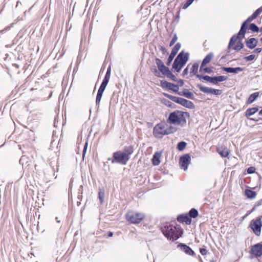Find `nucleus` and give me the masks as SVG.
Here are the masks:
<instances>
[{"instance_id": "c9c22d12", "label": "nucleus", "mask_w": 262, "mask_h": 262, "mask_svg": "<svg viewBox=\"0 0 262 262\" xmlns=\"http://www.w3.org/2000/svg\"><path fill=\"white\" fill-rule=\"evenodd\" d=\"M164 126H159L158 128H157V126L155 127L154 128V135L155 137H158V135H161V133H163V132Z\"/></svg>"}, {"instance_id": "a211bd4d", "label": "nucleus", "mask_w": 262, "mask_h": 262, "mask_svg": "<svg viewBox=\"0 0 262 262\" xmlns=\"http://www.w3.org/2000/svg\"><path fill=\"white\" fill-rule=\"evenodd\" d=\"M221 69L227 73H233L234 74H237L239 72H242L244 70V68L241 67H222Z\"/></svg>"}, {"instance_id": "79ce46f5", "label": "nucleus", "mask_w": 262, "mask_h": 262, "mask_svg": "<svg viewBox=\"0 0 262 262\" xmlns=\"http://www.w3.org/2000/svg\"><path fill=\"white\" fill-rule=\"evenodd\" d=\"M177 40H178V37H177V34L174 33L173 36V37L172 38V39L170 42L169 46L171 47L172 46H173L175 43V42L177 41Z\"/></svg>"}, {"instance_id": "0e129e2a", "label": "nucleus", "mask_w": 262, "mask_h": 262, "mask_svg": "<svg viewBox=\"0 0 262 262\" xmlns=\"http://www.w3.org/2000/svg\"><path fill=\"white\" fill-rule=\"evenodd\" d=\"M258 115L259 116H262V108L258 112Z\"/></svg>"}, {"instance_id": "4be33fe9", "label": "nucleus", "mask_w": 262, "mask_h": 262, "mask_svg": "<svg viewBox=\"0 0 262 262\" xmlns=\"http://www.w3.org/2000/svg\"><path fill=\"white\" fill-rule=\"evenodd\" d=\"M217 151L219 154V155L222 157H228L229 154L228 149L225 146H221L220 147H217Z\"/></svg>"}, {"instance_id": "bf43d9fd", "label": "nucleus", "mask_w": 262, "mask_h": 262, "mask_svg": "<svg viewBox=\"0 0 262 262\" xmlns=\"http://www.w3.org/2000/svg\"><path fill=\"white\" fill-rule=\"evenodd\" d=\"M114 235V233L113 232H111V231H108L107 232V234H106V236L107 237H112Z\"/></svg>"}, {"instance_id": "f3484780", "label": "nucleus", "mask_w": 262, "mask_h": 262, "mask_svg": "<svg viewBox=\"0 0 262 262\" xmlns=\"http://www.w3.org/2000/svg\"><path fill=\"white\" fill-rule=\"evenodd\" d=\"M258 41L257 39L254 37L250 38L245 40V45L249 49H253L257 46Z\"/></svg>"}, {"instance_id": "e2e57ef3", "label": "nucleus", "mask_w": 262, "mask_h": 262, "mask_svg": "<svg viewBox=\"0 0 262 262\" xmlns=\"http://www.w3.org/2000/svg\"><path fill=\"white\" fill-rule=\"evenodd\" d=\"M19 4L21 5V3L19 1H18L16 3V8H17Z\"/></svg>"}, {"instance_id": "6e6d98bb", "label": "nucleus", "mask_w": 262, "mask_h": 262, "mask_svg": "<svg viewBox=\"0 0 262 262\" xmlns=\"http://www.w3.org/2000/svg\"><path fill=\"white\" fill-rule=\"evenodd\" d=\"M261 48H257L253 50V52L255 54H259L261 52Z\"/></svg>"}, {"instance_id": "052dcab7", "label": "nucleus", "mask_w": 262, "mask_h": 262, "mask_svg": "<svg viewBox=\"0 0 262 262\" xmlns=\"http://www.w3.org/2000/svg\"><path fill=\"white\" fill-rule=\"evenodd\" d=\"M256 208H257V207H255V205H254L253 207L252 208V210L250 211H249L248 213H247L246 214V215H248V214H249L250 213H251V212L254 211L256 209Z\"/></svg>"}, {"instance_id": "423d86ee", "label": "nucleus", "mask_w": 262, "mask_h": 262, "mask_svg": "<svg viewBox=\"0 0 262 262\" xmlns=\"http://www.w3.org/2000/svg\"><path fill=\"white\" fill-rule=\"evenodd\" d=\"M107 161H111L112 164H119L122 165H126L128 162L124 152L121 150H118L113 153L111 158H107Z\"/></svg>"}, {"instance_id": "6ab92c4d", "label": "nucleus", "mask_w": 262, "mask_h": 262, "mask_svg": "<svg viewBox=\"0 0 262 262\" xmlns=\"http://www.w3.org/2000/svg\"><path fill=\"white\" fill-rule=\"evenodd\" d=\"M256 17L252 14L251 16H249L242 24L241 29V32H246L247 29L248 28V24L256 19Z\"/></svg>"}, {"instance_id": "3c124183", "label": "nucleus", "mask_w": 262, "mask_h": 262, "mask_svg": "<svg viewBox=\"0 0 262 262\" xmlns=\"http://www.w3.org/2000/svg\"><path fill=\"white\" fill-rule=\"evenodd\" d=\"M217 77L219 79L220 82L224 81L226 80H227L228 77L226 76L221 75V76H217Z\"/></svg>"}, {"instance_id": "473e14b6", "label": "nucleus", "mask_w": 262, "mask_h": 262, "mask_svg": "<svg viewBox=\"0 0 262 262\" xmlns=\"http://www.w3.org/2000/svg\"><path fill=\"white\" fill-rule=\"evenodd\" d=\"M213 57V54L212 53H210L207 54L205 58L203 59L201 64H203L206 66L208 63L210 62L211 59Z\"/></svg>"}, {"instance_id": "4c0bfd02", "label": "nucleus", "mask_w": 262, "mask_h": 262, "mask_svg": "<svg viewBox=\"0 0 262 262\" xmlns=\"http://www.w3.org/2000/svg\"><path fill=\"white\" fill-rule=\"evenodd\" d=\"M104 189H99V191L98 192V198L100 201V204H102L104 201Z\"/></svg>"}, {"instance_id": "f03ea898", "label": "nucleus", "mask_w": 262, "mask_h": 262, "mask_svg": "<svg viewBox=\"0 0 262 262\" xmlns=\"http://www.w3.org/2000/svg\"><path fill=\"white\" fill-rule=\"evenodd\" d=\"M155 60L157 68L156 66H153L150 68V70L156 77L163 78L160 74L161 73L162 74L166 76L173 81L177 82L178 81L176 76L172 73L169 68L164 64L162 60L156 57Z\"/></svg>"}, {"instance_id": "37998d69", "label": "nucleus", "mask_w": 262, "mask_h": 262, "mask_svg": "<svg viewBox=\"0 0 262 262\" xmlns=\"http://www.w3.org/2000/svg\"><path fill=\"white\" fill-rule=\"evenodd\" d=\"M256 168L255 167L250 166L247 169V172L248 174H252L255 172Z\"/></svg>"}, {"instance_id": "412c9836", "label": "nucleus", "mask_w": 262, "mask_h": 262, "mask_svg": "<svg viewBox=\"0 0 262 262\" xmlns=\"http://www.w3.org/2000/svg\"><path fill=\"white\" fill-rule=\"evenodd\" d=\"M134 149L133 146H125L123 148V151L122 152H124L126 159L129 160L130 158V155L134 152Z\"/></svg>"}, {"instance_id": "9b49d317", "label": "nucleus", "mask_w": 262, "mask_h": 262, "mask_svg": "<svg viewBox=\"0 0 262 262\" xmlns=\"http://www.w3.org/2000/svg\"><path fill=\"white\" fill-rule=\"evenodd\" d=\"M191 162V157L189 154H186L181 156L179 159V165L181 168L185 171L188 169V166Z\"/></svg>"}, {"instance_id": "09e8293b", "label": "nucleus", "mask_w": 262, "mask_h": 262, "mask_svg": "<svg viewBox=\"0 0 262 262\" xmlns=\"http://www.w3.org/2000/svg\"><path fill=\"white\" fill-rule=\"evenodd\" d=\"M199 250L202 255H206L207 254L208 251L206 248H200Z\"/></svg>"}, {"instance_id": "f8f14e48", "label": "nucleus", "mask_w": 262, "mask_h": 262, "mask_svg": "<svg viewBox=\"0 0 262 262\" xmlns=\"http://www.w3.org/2000/svg\"><path fill=\"white\" fill-rule=\"evenodd\" d=\"M181 47V44L180 42H178L172 48L171 52L167 59V61L166 63L167 66H170L171 62L173 60V58H174L176 55L177 54L179 50L180 49Z\"/></svg>"}, {"instance_id": "69168bd1", "label": "nucleus", "mask_w": 262, "mask_h": 262, "mask_svg": "<svg viewBox=\"0 0 262 262\" xmlns=\"http://www.w3.org/2000/svg\"><path fill=\"white\" fill-rule=\"evenodd\" d=\"M56 118H55V119H54V127H56V124H57V123H56Z\"/></svg>"}, {"instance_id": "7ed1b4c3", "label": "nucleus", "mask_w": 262, "mask_h": 262, "mask_svg": "<svg viewBox=\"0 0 262 262\" xmlns=\"http://www.w3.org/2000/svg\"><path fill=\"white\" fill-rule=\"evenodd\" d=\"M190 117V113L179 110H175L169 113L166 121L170 124L180 125L184 127L186 125L187 118Z\"/></svg>"}, {"instance_id": "5fc2aeb1", "label": "nucleus", "mask_w": 262, "mask_h": 262, "mask_svg": "<svg viewBox=\"0 0 262 262\" xmlns=\"http://www.w3.org/2000/svg\"><path fill=\"white\" fill-rule=\"evenodd\" d=\"M188 66L189 65H188L187 67L183 71L182 76L183 77L186 76L188 73Z\"/></svg>"}, {"instance_id": "49530a36", "label": "nucleus", "mask_w": 262, "mask_h": 262, "mask_svg": "<svg viewBox=\"0 0 262 262\" xmlns=\"http://www.w3.org/2000/svg\"><path fill=\"white\" fill-rule=\"evenodd\" d=\"M172 87H171V89L170 90V91H172V92H174V93H177L178 94L179 93H181V92H179V85L175 84V86H172Z\"/></svg>"}, {"instance_id": "ddd939ff", "label": "nucleus", "mask_w": 262, "mask_h": 262, "mask_svg": "<svg viewBox=\"0 0 262 262\" xmlns=\"http://www.w3.org/2000/svg\"><path fill=\"white\" fill-rule=\"evenodd\" d=\"M177 248H179L181 251H183L185 254L190 256H195V253L192 249L184 243H179L177 245Z\"/></svg>"}, {"instance_id": "c756f323", "label": "nucleus", "mask_w": 262, "mask_h": 262, "mask_svg": "<svg viewBox=\"0 0 262 262\" xmlns=\"http://www.w3.org/2000/svg\"><path fill=\"white\" fill-rule=\"evenodd\" d=\"M259 96V92H255L250 94L246 101V104H251L257 99Z\"/></svg>"}, {"instance_id": "8fccbe9b", "label": "nucleus", "mask_w": 262, "mask_h": 262, "mask_svg": "<svg viewBox=\"0 0 262 262\" xmlns=\"http://www.w3.org/2000/svg\"><path fill=\"white\" fill-rule=\"evenodd\" d=\"M88 143L87 142H86L84 144V147H83V151H82V157H83V159L84 158L85 154H86V150H87V148H88Z\"/></svg>"}, {"instance_id": "39448f33", "label": "nucleus", "mask_w": 262, "mask_h": 262, "mask_svg": "<svg viewBox=\"0 0 262 262\" xmlns=\"http://www.w3.org/2000/svg\"><path fill=\"white\" fill-rule=\"evenodd\" d=\"M111 66L110 65L107 68L106 72L104 76V77L102 80V82L98 89L96 98V106L98 110L99 108V105L101 101V99L102 98L103 92L109 82L110 76H111Z\"/></svg>"}, {"instance_id": "5701e85b", "label": "nucleus", "mask_w": 262, "mask_h": 262, "mask_svg": "<svg viewBox=\"0 0 262 262\" xmlns=\"http://www.w3.org/2000/svg\"><path fill=\"white\" fill-rule=\"evenodd\" d=\"M178 95L183 96L188 99L192 100H193L194 99L193 94L186 89H184L181 92V93H178Z\"/></svg>"}, {"instance_id": "c85d7f7f", "label": "nucleus", "mask_w": 262, "mask_h": 262, "mask_svg": "<svg viewBox=\"0 0 262 262\" xmlns=\"http://www.w3.org/2000/svg\"><path fill=\"white\" fill-rule=\"evenodd\" d=\"M258 107H253L248 108L245 112V116L248 118L249 117L254 115L258 111Z\"/></svg>"}, {"instance_id": "4d7b16f0", "label": "nucleus", "mask_w": 262, "mask_h": 262, "mask_svg": "<svg viewBox=\"0 0 262 262\" xmlns=\"http://www.w3.org/2000/svg\"><path fill=\"white\" fill-rule=\"evenodd\" d=\"M179 83V86H182L184 84V80L183 79H178V81H177Z\"/></svg>"}, {"instance_id": "ea45409f", "label": "nucleus", "mask_w": 262, "mask_h": 262, "mask_svg": "<svg viewBox=\"0 0 262 262\" xmlns=\"http://www.w3.org/2000/svg\"><path fill=\"white\" fill-rule=\"evenodd\" d=\"M256 58V56L254 54H251L248 56H245L244 57V59L246 61H251L255 59Z\"/></svg>"}, {"instance_id": "72a5a7b5", "label": "nucleus", "mask_w": 262, "mask_h": 262, "mask_svg": "<svg viewBox=\"0 0 262 262\" xmlns=\"http://www.w3.org/2000/svg\"><path fill=\"white\" fill-rule=\"evenodd\" d=\"M188 215L192 220V218H196L199 215V212L195 208H191L188 213Z\"/></svg>"}, {"instance_id": "9d476101", "label": "nucleus", "mask_w": 262, "mask_h": 262, "mask_svg": "<svg viewBox=\"0 0 262 262\" xmlns=\"http://www.w3.org/2000/svg\"><path fill=\"white\" fill-rule=\"evenodd\" d=\"M246 33L245 32H241V29L240 28L239 32L231 37L228 46L227 53H229L230 50L238 39H242L245 37Z\"/></svg>"}, {"instance_id": "f704fd0d", "label": "nucleus", "mask_w": 262, "mask_h": 262, "mask_svg": "<svg viewBox=\"0 0 262 262\" xmlns=\"http://www.w3.org/2000/svg\"><path fill=\"white\" fill-rule=\"evenodd\" d=\"M187 143L185 141H180L178 142L177 146V149L180 151H183L186 147Z\"/></svg>"}, {"instance_id": "de8ad7c7", "label": "nucleus", "mask_w": 262, "mask_h": 262, "mask_svg": "<svg viewBox=\"0 0 262 262\" xmlns=\"http://www.w3.org/2000/svg\"><path fill=\"white\" fill-rule=\"evenodd\" d=\"M123 17V14H120V13H119L118 14V16H117V24L116 25V26H115V30H117V26L119 25V23L120 22V19L121 18Z\"/></svg>"}, {"instance_id": "13d9d810", "label": "nucleus", "mask_w": 262, "mask_h": 262, "mask_svg": "<svg viewBox=\"0 0 262 262\" xmlns=\"http://www.w3.org/2000/svg\"><path fill=\"white\" fill-rule=\"evenodd\" d=\"M254 205H255V207H257L261 205H262V199H260V200L258 201L257 202H256Z\"/></svg>"}, {"instance_id": "cd10ccee", "label": "nucleus", "mask_w": 262, "mask_h": 262, "mask_svg": "<svg viewBox=\"0 0 262 262\" xmlns=\"http://www.w3.org/2000/svg\"><path fill=\"white\" fill-rule=\"evenodd\" d=\"M245 194L247 198L249 199H253L255 198L257 194L256 191H253L250 188H247L245 189Z\"/></svg>"}, {"instance_id": "a878e982", "label": "nucleus", "mask_w": 262, "mask_h": 262, "mask_svg": "<svg viewBox=\"0 0 262 262\" xmlns=\"http://www.w3.org/2000/svg\"><path fill=\"white\" fill-rule=\"evenodd\" d=\"M177 131V128L176 127H173L172 126H169L168 127L166 128V129H164V127L163 128V133H161V135H169L170 134L174 133Z\"/></svg>"}, {"instance_id": "603ef678", "label": "nucleus", "mask_w": 262, "mask_h": 262, "mask_svg": "<svg viewBox=\"0 0 262 262\" xmlns=\"http://www.w3.org/2000/svg\"><path fill=\"white\" fill-rule=\"evenodd\" d=\"M12 27V25L11 26H7L5 29H4L3 30H1L0 31V34H3L4 33H5L6 31L9 30Z\"/></svg>"}, {"instance_id": "a18cd8bd", "label": "nucleus", "mask_w": 262, "mask_h": 262, "mask_svg": "<svg viewBox=\"0 0 262 262\" xmlns=\"http://www.w3.org/2000/svg\"><path fill=\"white\" fill-rule=\"evenodd\" d=\"M262 12V6L258 8L255 12L253 13V14L257 18V16Z\"/></svg>"}, {"instance_id": "e433bc0d", "label": "nucleus", "mask_w": 262, "mask_h": 262, "mask_svg": "<svg viewBox=\"0 0 262 262\" xmlns=\"http://www.w3.org/2000/svg\"><path fill=\"white\" fill-rule=\"evenodd\" d=\"M244 47V45L243 43L242 42V41L241 40H239L237 41V44L234 47H233V49L235 51L238 52V51H240L241 50H242V49H243Z\"/></svg>"}, {"instance_id": "c03bdc74", "label": "nucleus", "mask_w": 262, "mask_h": 262, "mask_svg": "<svg viewBox=\"0 0 262 262\" xmlns=\"http://www.w3.org/2000/svg\"><path fill=\"white\" fill-rule=\"evenodd\" d=\"M165 105L169 107L172 108H176L177 105L169 101H166L165 102Z\"/></svg>"}, {"instance_id": "bb28decb", "label": "nucleus", "mask_w": 262, "mask_h": 262, "mask_svg": "<svg viewBox=\"0 0 262 262\" xmlns=\"http://www.w3.org/2000/svg\"><path fill=\"white\" fill-rule=\"evenodd\" d=\"M160 86L163 88L168 90L171 89L172 86H175V84L168 82L165 80H160Z\"/></svg>"}, {"instance_id": "393cba45", "label": "nucleus", "mask_w": 262, "mask_h": 262, "mask_svg": "<svg viewBox=\"0 0 262 262\" xmlns=\"http://www.w3.org/2000/svg\"><path fill=\"white\" fill-rule=\"evenodd\" d=\"M161 156V153L160 152H156L152 158L151 161L152 163L154 166H157L159 165L160 163V158Z\"/></svg>"}, {"instance_id": "864d4df0", "label": "nucleus", "mask_w": 262, "mask_h": 262, "mask_svg": "<svg viewBox=\"0 0 262 262\" xmlns=\"http://www.w3.org/2000/svg\"><path fill=\"white\" fill-rule=\"evenodd\" d=\"M160 50L162 51L163 54H168L167 49L164 46H160Z\"/></svg>"}, {"instance_id": "680f3d73", "label": "nucleus", "mask_w": 262, "mask_h": 262, "mask_svg": "<svg viewBox=\"0 0 262 262\" xmlns=\"http://www.w3.org/2000/svg\"><path fill=\"white\" fill-rule=\"evenodd\" d=\"M249 119L251 120H253V121H254L255 122H257V121H258L259 120H262V119L260 118H259L258 119H254V118H249Z\"/></svg>"}, {"instance_id": "1a4fd4ad", "label": "nucleus", "mask_w": 262, "mask_h": 262, "mask_svg": "<svg viewBox=\"0 0 262 262\" xmlns=\"http://www.w3.org/2000/svg\"><path fill=\"white\" fill-rule=\"evenodd\" d=\"M196 87L199 89L202 92L207 94H212L214 95H220L222 93V90L215 89L212 88L205 86L201 84H197Z\"/></svg>"}, {"instance_id": "b1692460", "label": "nucleus", "mask_w": 262, "mask_h": 262, "mask_svg": "<svg viewBox=\"0 0 262 262\" xmlns=\"http://www.w3.org/2000/svg\"><path fill=\"white\" fill-rule=\"evenodd\" d=\"M199 65L197 62H195L192 64V66L190 69V74L191 76L192 75H195L196 78H198L199 75H204L203 74H199L198 70H199Z\"/></svg>"}, {"instance_id": "dca6fc26", "label": "nucleus", "mask_w": 262, "mask_h": 262, "mask_svg": "<svg viewBox=\"0 0 262 262\" xmlns=\"http://www.w3.org/2000/svg\"><path fill=\"white\" fill-rule=\"evenodd\" d=\"M177 219L179 223H185L186 225H190L192 222L188 213L179 214Z\"/></svg>"}, {"instance_id": "2eb2a0df", "label": "nucleus", "mask_w": 262, "mask_h": 262, "mask_svg": "<svg viewBox=\"0 0 262 262\" xmlns=\"http://www.w3.org/2000/svg\"><path fill=\"white\" fill-rule=\"evenodd\" d=\"M198 78L200 80H204L209 83L217 85L220 83L217 76H209L208 75H199Z\"/></svg>"}, {"instance_id": "0eeeda50", "label": "nucleus", "mask_w": 262, "mask_h": 262, "mask_svg": "<svg viewBox=\"0 0 262 262\" xmlns=\"http://www.w3.org/2000/svg\"><path fill=\"white\" fill-rule=\"evenodd\" d=\"M145 217L143 213L129 211L126 214V219L131 224H137L140 223Z\"/></svg>"}, {"instance_id": "20e7f679", "label": "nucleus", "mask_w": 262, "mask_h": 262, "mask_svg": "<svg viewBox=\"0 0 262 262\" xmlns=\"http://www.w3.org/2000/svg\"><path fill=\"white\" fill-rule=\"evenodd\" d=\"M189 58V53L182 51L174 59L172 64V69L175 72H180L187 62Z\"/></svg>"}, {"instance_id": "4468645a", "label": "nucleus", "mask_w": 262, "mask_h": 262, "mask_svg": "<svg viewBox=\"0 0 262 262\" xmlns=\"http://www.w3.org/2000/svg\"><path fill=\"white\" fill-rule=\"evenodd\" d=\"M250 253L256 257H260L262 255V244L257 243L252 246Z\"/></svg>"}, {"instance_id": "f257e3e1", "label": "nucleus", "mask_w": 262, "mask_h": 262, "mask_svg": "<svg viewBox=\"0 0 262 262\" xmlns=\"http://www.w3.org/2000/svg\"><path fill=\"white\" fill-rule=\"evenodd\" d=\"M160 229L164 236L171 241L177 240L183 234V230L174 222L166 223Z\"/></svg>"}, {"instance_id": "a19ab883", "label": "nucleus", "mask_w": 262, "mask_h": 262, "mask_svg": "<svg viewBox=\"0 0 262 262\" xmlns=\"http://www.w3.org/2000/svg\"><path fill=\"white\" fill-rule=\"evenodd\" d=\"M194 1V0H186V3L183 5L182 8L184 9H187Z\"/></svg>"}, {"instance_id": "7c9ffc66", "label": "nucleus", "mask_w": 262, "mask_h": 262, "mask_svg": "<svg viewBox=\"0 0 262 262\" xmlns=\"http://www.w3.org/2000/svg\"><path fill=\"white\" fill-rule=\"evenodd\" d=\"M181 105L190 109H194L195 108V105L192 102L185 98L184 99Z\"/></svg>"}, {"instance_id": "774afa93", "label": "nucleus", "mask_w": 262, "mask_h": 262, "mask_svg": "<svg viewBox=\"0 0 262 262\" xmlns=\"http://www.w3.org/2000/svg\"><path fill=\"white\" fill-rule=\"evenodd\" d=\"M259 31L260 32L261 34H262V27H261L260 28H259Z\"/></svg>"}, {"instance_id": "338daca9", "label": "nucleus", "mask_w": 262, "mask_h": 262, "mask_svg": "<svg viewBox=\"0 0 262 262\" xmlns=\"http://www.w3.org/2000/svg\"><path fill=\"white\" fill-rule=\"evenodd\" d=\"M56 118H55V119H54V127H56V124H57V123H56Z\"/></svg>"}, {"instance_id": "6e6552de", "label": "nucleus", "mask_w": 262, "mask_h": 262, "mask_svg": "<svg viewBox=\"0 0 262 262\" xmlns=\"http://www.w3.org/2000/svg\"><path fill=\"white\" fill-rule=\"evenodd\" d=\"M261 218L262 216L256 217L255 220H252L249 225L250 228L257 236L260 234L262 227Z\"/></svg>"}, {"instance_id": "2f4dec72", "label": "nucleus", "mask_w": 262, "mask_h": 262, "mask_svg": "<svg viewBox=\"0 0 262 262\" xmlns=\"http://www.w3.org/2000/svg\"><path fill=\"white\" fill-rule=\"evenodd\" d=\"M205 65L201 64L199 68V72L207 74H211L213 72L212 68L205 67Z\"/></svg>"}, {"instance_id": "aec40b11", "label": "nucleus", "mask_w": 262, "mask_h": 262, "mask_svg": "<svg viewBox=\"0 0 262 262\" xmlns=\"http://www.w3.org/2000/svg\"><path fill=\"white\" fill-rule=\"evenodd\" d=\"M163 95L165 97L168 98L169 99L171 100L173 102L177 103L180 105H182L183 101L184 99L182 97L174 96H172L171 95H170L169 94L165 93H163Z\"/></svg>"}, {"instance_id": "58836bf2", "label": "nucleus", "mask_w": 262, "mask_h": 262, "mask_svg": "<svg viewBox=\"0 0 262 262\" xmlns=\"http://www.w3.org/2000/svg\"><path fill=\"white\" fill-rule=\"evenodd\" d=\"M249 29L252 32H258L259 30V28L254 23H251L249 25Z\"/></svg>"}]
</instances>
